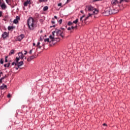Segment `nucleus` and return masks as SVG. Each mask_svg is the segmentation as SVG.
<instances>
[{"label":"nucleus","mask_w":130,"mask_h":130,"mask_svg":"<svg viewBox=\"0 0 130 130\" xmlns=\"http://www.w3.org/2000/svg\"><path fill=\"white\" fill-rule=\"evenodd\" d=\"M39 45H40V42H38V43H37V46L38 47H39Z\"/></svg>","instance_id":"obj_37"},{"label":"nucleus","mask_w":130,"mask_h":130,"mask_svg":"<svg viewBox=\"0 0 130 130\" xmlns=\"http://www.w3.org/2000/svg\"><path fill=\"white\" fill-rule=\"evenodd\" d=\"M51 23H52V24H55V22L53 21H52Z\"/></svg>","instance_id":"obj_45"},{"label":"nucleus","mask_w":130,"mask_h":130,"mask_svg":"<svg viewBox=\"0 0 130 130\" xmlns=\"http://www.w3.org/2000/svg\"><path fill=\"white\" fill-rule=\"evenodd\" d=\"M8 98H10L11 97V94L9 93L7 95Z\"/></svg>","instance_id":"obj_41"},{"label":"nucleus","mask_w":130,"mask_h":130,"mask_svg":"<svg viewBox=\"0 0 130 130\" xmlns=\"http://www.w3.org/2000/svg\"><path fill=\"white\" fill-rule=\"evenodd\" d=\"M59 35H60V37L62 38H64V31H61Z\"/></svg>","instance_id":"obj_16"},{"label":"nucleus","mask_w":130,"mask_h":130,"mask_svg":"<svg viewBox=\"0 0 130 130\" xmlns=\"http://www.w3.org/2000/svg\"><path fill=\"white\" fill-rule=\"evenodd\" d=\"M35 57L34 56V55L30 56L29 57L27 58V61H31L32 59H34Z\"/></svg>","instance_id":"obj_11"},{"label":"nucleus","mask_w":130,"mask_h":130,"mask_svg":"<svg viewBox=\"0 0 130 130\" xmlns=\"http://www.w3.org/2000/svg\"><path fill=\"white\" fill-rule=\"evenodd\" d=\"M118 11L114 9H110V15H112L113 14H116L118 13Z\"/></svg>","instance_id":"obj_4"},{"label":"nucleus","mask_w":130,"mask_h":130,"mask_svg":"<svg viewBox=\"0 0 130 130\" xmlns=\"http://www.w3.org/2000/svg\"><path fill=\"white\" fill-rule=\"evenodd\" d=\"M4 21H6L7 20V19H8V18H9V16L8 15H6L5 17H4Z\"/></svg>","instance_id":"obj_31"},{"label":"nucleus","mask_w":130,"mask_h":130,"mask_svg":"<svg viewBox=\"0 0 130 130\" xmlns=\"http://www.w3.org/2000/svg\"><path fill=\"white\" fill-rule=\"evenodd\" d=\"M9 32H7L6 31H5L2 35V38H3V39H6V38H9Z\"/></svg>","instance_id":"obj_3"},{"label":"nucleus","mask_w":130,"mask_h":130,"mask_svg":"<svg viewBox=\"0 0 130 130\" xmlns=\"http://www.w3.org/2000/svg\"><path fill=\"white\" fill-rule=\"evenodd\" d=\"M18 23H19V20H17L16 19L13 20L14 24H18Z\"/></svg>","instance_id":"obj_21"},{"label":"nucleus","mask_w":130,"mask_h":130,"mask_svg":"<svg viewBox=\"0 0 130 130\" xmlns=\"http://www.w3.org/2000/svg\"><path fill=\"white\" fill-rule=\"evenodd\" d=\"M42 32H43L42 30H41V31H40V33H42Z\"/></svg>","instance_id":"obj_57"},{"label":"nucleus","mask_w":130,"mask_h":130,"mask_svg":"<svg viewBox=\"0 0 130 130\" xmlns=\"http://www.w3.org/2000/svg\"><path fill=\"white\" fill-rule=\"evenodd\" d=\"M4 74V73H3V72H1V73H0V75H3Z\"/></svg>","instance_id":"obj_55"},{"label":"nucleus","mask_w":130,"mask_h":130,"mask_svg":"<svg viewBox=\"0 0 130 130\" xmlns=\"http://www.w3.org/2000/svg\"><path fill=\"white\" fill-rule=\"evenodd\" d=\"M56 41H59V38H56L55 39Z\"/></svg>","instance_id":"obj_48"},{"label":"nucleus","mask_w":130,"mask_h":130,"mask_svg":"<svg viewBox=\"0 0 130 130\" xmlns=\"http://www.w3.org/2000/svg\"><path fill=\"white\" fill-rule=\"evenodd\" d=\"M54 18L55 19H57V16H54Z\"/></svg>","instance_id":"obj_51"},{"label":"nucleus","mask_w":130,"mask_h":130,"mask_svg":"<svg viewBox=\"0 0 130 130\" xmlns=\"http://www.w3.org/2000/svg\"><path fill=\"white\" fill-rule=\"evenodd\" d=\"M54 33H55V30L52 32V35H54Z\"/></svg>","instance_id":"obj_50"},{"label":"nucleus","mask_w":130,"mask_h":130,"mask_svg":"<svg viewBox=\"0 0 130 130\" xmlns=\"http://www.w3.org/2000/svg\"><path fill=\"white\" fill-rule=\"evenodd\" d=\"M7 85H5V84H3L2 86H0V90H5V89H7Z\"/></svg>","instance_id":"obj_10"},{"label":"nucleus","mask_w":130,"mask_h":130,"mask_svg":"<svg viewBox=\"0 0 130 130\" xmlns=\"http://www.w3.org/2000/svg\"><path fill=\"white\" fill-rule=\"evenodd\" d=\"M18 65V63L16 62H13L12 63V66H17Z\"/></svg>","instance_id":"obj_26"},{"label":"nucleus","mask_w":130,"mask_h":130,"mask_svg":"<svg viewBox=\"0 0 130 130\" xmlns=\"http://www.w3.org/2000/svg\"><path fill=\"white\" fill-rule=\"evenodd\" d=\"M0 7H1L2 10H6L7 9V5H6V4L3 3L0 5Z\"/></svg>","instance_id":"obj_8"},{"label":"nucleus","mask_w":130,"mask_h":130,"mask_svg":"<svg viewBox=\"0 0 130 130\" xmlns=\"http://www.w3.org/2000/svg\"><path fill=\"white\" fill-rule=\"evenodd\" d=\"M70 2V0H67V3H69Z\"/></svg>","instance_id":"obj_62"},{"label":"nucleus","mask_w":130,"mask_h":130,"mask_svg":"<svg viewBox=\"0 0 130 130\" xmlns=\"http://www.w3.org/2000/svg\"><path fill=\"white\" fill-rule=\"evenodd\" d=\"M58 23H59V24H61V23H62V19H60L59 21H58Z\"/></svg>","instance_id":"obj_35"},{"label":"nucleus","mask_w":130,"mask_h":130,"mask_svg":"<svg viewBox=\"0 0 130 130\" xmlns=\"http://www.w3.org/2000/svg\"><path fill=\"white\" fill-rule=\"evenodd\" d=\"M0 63H1V64H3V63H4V60H3V59H1Z\"/></svg>","instance_id":"obj_34"},{"label":"nucleus","mask_w":130,"mask_h":130,"mask_svg":"<svg viewBox=\"0 0 130 130\" xmlns=\"http://www.w3.org/2000/svg\"><path fill=\"white\" fill-rule=\"evenodd\" d=\"M2 83H3V80H2V79H0V83L2 84Z\"/></svg>","instance_id":"obj_46"},{"label":"nucleus","mask_w":130,"mask_h":130,"mask_svg":"<svg viewBox=\"0 0 130 130\" xmlns=\"http://www.w3.org/2000/svg\"><path fill=\"white\" fill-rule=\"evenodd\" d=\"M78 22H79V19H76L75 20L73 21V24H77Z\"/></svg>","instance_id":"obj_20"},{"label":"nucleus","mask_w":130,"mask_h":130,"mask_svg":"<svg viewBox=\"0 0 130 130\" xmlns=\"http://www.w3.org/2000/svg\"><path fill=\"white\" fill-rule=\"evenodd\" d=\"M45 42H49V39L47 38L44 39Z\"/></svg>","instance_id":"obj_27"},{"label":"nucleus","mask_w":130,"mask_h":130,"mask_svg":"<svg viewBox=\"0 0 130 130\" xmlns=\"http://www.w3.org/2000/svg\"><path fill=\"white\" fill-rule=\"evenodd\" d=\"M15 54V51L14 50H11L9 54L10 56L12 55V54Z\"/></svg>","instance_id":"obj_18"},{"label":"nucleus","mask_w":130,"mask_h":130,"mask_svg":"<svg viewBox=\"0 0 130 130\" xmlns=\"http://www.w3.org/2000/svg\"><path fill=\"white\" fill-rule=\"evenodd\" d=\"M18 56L20 59H24V54L22 52H19L18 53Z\"/></svg>","instance_id":"obj_9"},{"label":"nucleus","mask_w":130,"mask_h":130,"mask_svg":"<svg viewBox=\"0 0 130 130\" xmlns=\"http://www.w3.org/2000/svg\"><path fill=\"white\" fill-rule=\"evenodd\" d=\"M61 29H62V30H63L64 28H61Z\"/></svg>","instance_id":"obj_64"},{"label":"nucleus","mask_w":130,"mask_h":130,"mask_svg":"<svg viewBox=\"0 0 130 130\" xmlns=\"http://www.w3.org/2000/svg\"><path fill=\"white\" fill-rule=\"evenodd\" d=\"M100 0H94V2H99Z\"/></svg>","instance_id":"obj_56"},{"label":"nucleus","mask_w":130,"mask_h":130,"mask_svg":"<svg viewBox=\"0 0 130 130\" xmlns=\"http://www.w3.org/2000/svg\"><path fill=\"white\" fill-rule=\"evenodd\" d=\"M1 79L3 80H5V79H6V78H5V77H3L1 78Z\"/></svg>","instance_id":"obj_47"},{"label":"nucleus","mask_w":130,"mask_h":130,"mask_svg":"<svg viewBox=\"0 0 130 130\" xmlns=\"http://www.w3.org/2000/svg\"><path fill=\"white\" fill-rule=\"evenodd\" d=\"M20 57H16V62L18 63V61H19V60H20Z\"/></svg>","instance_id":"obj_28"},{"label":"nucleus","mask_w":130,"mask_h":130,"mask_svg":"<svg viewBox=\"0 0 130 130\" xmlns=\"http://www.w3.org/2000/svg\"><path fill=\"white\" fill-rule=\"evenodd\" d=\"M3 15V11H0V17H2Z\"/></svg>","instance_id":"obj_40"},{"label":"nucleus","mask_w":130,"mask_h":130,"mask_svg":"<svg viewBox=\"0 0 130 130\" xmlns=\"http://www.w3.org/2000/svg\"><path fill=\"white\" fill-rule=\"evenodd\" d=\"M125 2H127V0H125Z\"/></svg>","instance_id":"obj_63"},{"label":"nucleus","mask_w":130,"mask_h":130,"mask_svg":"<svg viewBox=\"0 0 130 130\" xmlns=\"http://www.w3.org/2000/svg\"><path fill=\"white\" fill-rule=\"evenodd\" d=\"M23 38H24V35L21 34L17 37V40L18 41H21V40H22L23 39Z\"/></svg>","instance_id":"obj_7"},{"label":"nucleus","mask_w":130,"mask_h":130,"mask_svg":"<svg viewBox=\"0 0 130 130\" xmlns=\"http://www.w3.org/2000/svg\"><path fill=\"white\" fill-rule=\"evenodd\" d=\"M7 58H8V56H6L5 57V62H7L8 61Z\"/></svg>","instance_id":"obj_36"},{"label":"nucleus","mask_w":130,"mask_h":130,"mask_svg":"<svg viewBox=\"0 0 130 130\" xmlns=\"http://www.w3.org/2000/svg\"><path fill=\"white\" fill-rule=\"evenodd\" d=\"M24 59H27V57H25Z\"/></svg>","instance_id":"obj_61"},{"label":"nucleus","mask_w":130,"mask_h":130,"mask_svg":"<svg viewBox=\"0 0 130 130\" xmlns=\"http://www.w3.org/2000/svg\"><path fill=\"white\" fill-rule=\"evenodd\" d=\"M40 41H43V36H41L40 38Z\"/></svg>","instance_id":"obj_33"},{"label":"nucleus","mask_w":130,"mask_h":130,"mask_svg":"<svg viewBox=\"0 0 130 130\" xmlns=\"http://www.w3.org/2000/svg\"><path fill=\"white\" fill-rule=\"evenodd\" d=\"M71 27H69L68 28L67 30H68V31H70V30H71Z\"/></svg>","instance_id":"obj_49"},{"label":"nucleus","mask_w":130,"mask_h":130,"mask_svg":"<svg viewBox=\"0 0 130 130\" xmlns=\"http://www.w3.org/2000/svg\"><path fill=\"white\" fill-rule=\"evenodd\" d=\"M103 125L104 126H106V125H107L106 124H105V123H104L103 124Z\"/></svg>","instance_id":"obj_52"},{"label":"nucleus","mask_w":130,"mask_h":130,"mask_svg":"<svg viewBox=\"0 0 130 130\" xmlns=\"http://www.w3.org/2000/svg\"><path fill=\"white\" fill-rule=\"evenodd\" d=\"M23 52H24V55H26V54H27V51L24 50V51H23Z\"/></svg>","instance_id":"obj_39"},{"label":"nucleus","mask_w":130,"mask_h":130,"mask_svg":"<svg viewBox=\"0 0 130 130\" xmlns=\"http://www.w3.org/2000/svg\"><path fill=\"white\" fill-rule=\"evenodd\" d=\"M6 2L8 4L9 3V0H6Z\"/></svg>","instance_id":"obj_54"},{"label":"nucleus","mask_w":130,"mask_h":130,"mask_svg":"<svg viewBox=\"0 0 130 130\" xmlns=\"http://www.w3.org/2000/svg\"><path fill=\"white\" fill-rule=\"evenodd\" d=\"M109 15H110V10L105 11V16H108Z\"/></svg>","instance_id":"obj_14"},{"label":"nucleus","mask_w":130,"mask_h":130,"mask_svg":"<svg viewBox=\"0 0 130 130\" xmlns=\"http://www.w3.org/2000/svg\"><path fill=\"white\" fill-rule=\"evenodd\" d=\"M15 19L17 20V21H19V20H20V17L18 16H16Z\"/></svg>","instance_id":"obj_32"},{"label":"nucleus","mask_w":130,"mask_h":130,"mask_svg":"<svg viewBox=\"0 0 130 130\" xmlns=\"http://www.w3.org/2000/svg\"><path fill=\"white\" fill-rule=\"evenodd\" d=\"M83 12H84V11H83V10H81V11H80V12L82 13H83Z\"/></svg>","instance_id":"obj_59"},{"label":"nucleus","mask_w":130,"mask_h":130,"mask_svg":"<svg viewBox=\"0 0 130 130\" xmlns=\"http://www.w3.org/2000/svg\"><path fill=\"white\" fill-rule=\"evenodd\" d=\"M15 28H16L15 26H9L8 27V30L9 31H11V30H13V29H15Z\"/></svg>","instance_id":"obj_15"},{"label":"nucleus","mask_w":130,"mask_h":130,"mask_svg":"<svg viewBox=\"0 0 130 130\" xmlns=\"http://www.w3.org/2000/svg\"><path fill=\"white\" fill-rule=\"evenodd\" d=\"M123 1L124 0H120V3H121V2H123Z\"/></svg>","instance_id":"obj_60"},{"label":"nucleus","mask_w":130,"mask_h":130,"mask_svg":"<svg viewBox=\"0 0 130 130\" xmlns=\"http://www.w3.org/2000/svg\"><path fill=\"white\" fill-rule=\"evenodd\" d=\"M19 68L20 67H19V66H18L17 67H16L15 69H16V70H19Z\"/></svg>","instance_id":"obj_44"},{"label":"nucleus","mask_w":130,"mask_h":130,"mask_svg":"<svg viewBox=\"0 0 130 130\" xmlns=\"http://www.w3.org/2000/svg\"><path fill=\"white\" fill-rule=\"evenodd\" d=\"M86 11H88V12H92L93 11V14H98V11H97V9L96 8L94 9V7H93L91 5H89L86 7Z\"/></svg>","instance_id":"obj_2"},{"label":"nucleus","mask_w":130,"mask_h":130,"mask_svg":"<svg viewBox=\"0 0 130 130\" xmlns=\"http://www.w3.org/2000/svg\"><path fill=\"white\" fill-rule=\"evenodd\" d=\"M27 25L29 30H34L36 25H35V21L32 17H29L27 19Z\"/></svg>","instance_id":"obj_1"},{"label":"nucleus","mask_w":130,"mask_h":130,"mask_svg":"<svg viewBox=\"0 0 130 130\" xmlns=\"http://www.w3.org/2000/svg\"><path fill=\"white\" fill-rule=\"evenodd\" d=\"M55 32L56 33V35L57 36H58V35H59L60 34V33L61 32V30H60L59 29H56V30H55Z\"/></svg>","instance_id":"obj_12"},{"label":"nucleus","mask_w":130,"mask_h":130,"mask_svg":"<svg viewBox=\"0 0 130 130\" xmlns=\"http://www.w3.org/2000/svg\"><path fill=\"white\" fill-rule=\"evenodd\" d=\"M40 3H46L48 0H39Z\"/></svg>","instance_id":"obj_25"},{"label":"nucleus","mask_w":130,"mask_h":130,"mask_svg":"<svg viewBox=\"0 0 130 130\" xmlns=\"http://www.w3.org/2000/svg\"><path fill=\"white\" fill-rule=\"evenodd\" d=\"M28 5H31V0H26V1L23 3L24 7H27Z\"/></svg>","instance_id":"obj_5"},{"label":"nucleus","mask_w":130,"mask_h":130,"mask_svg":"<svg viewBox=\"0 0 130 130\" xmlns=\"http://www.w3.org/2000/svg\"><path fill=\"white\" fill-rule=\"evenodd\" d=\"M78 27V25H76L75 26H71V28L72 29H75V28H77Z\"/></svg>","instance_id":"obj_30"},{"label":"nucleus","mask_w":130,"mask_h":130,"mask_svg":"<svg viewBox=\"0 0 130 130\" xmlns=\"http://www.w3.org/2000/svg\"><path fill=\"white\" fill-rule=\"evenodd\" d=\"M61 3H59L58 4V7H61Z\"/></svg>","instance_id":"obj_42"},{"label":"nucleus","mask_w":130,"mask_h":130,"mask_svg":"<svg viewBox=\"0 0 130 130\" xmlns=\"http://www.w3.org/2000/svg\"><path fill=\"white\" fill-rule=\"evenodd\" d=\"M48 10V7H47V6H45L43 8V11H44V12L47 11Z\"/></svg>","instance_id":"obj_22"},{"label":"nucleus","mask_w":130,"mask_h":130,"mask_svg":"<svg viewBox=\"0 0 130 130\" xmlns=\"http://www.w3.org/2000/svg\"><path fill=\"white\" fill-rule=\"evenodd\" d=\"M52 27H53L54 28L55 27V25H53V26H50V28H52Z\"/></svg>","instance_id":"obj_43"},{"label":"nucleus","mask_w":130,"mask_h":130,"mask_svg":"<svg viewBox=\"0 0 130 130\" xmlns=\"http://www.w3.org/2000/svg\"><path fill=\"white\" fill-rule=\"evenodd\" d=\"M85 18V15H83L82 16L80 17V20L81 22H83V18Z\"/></svg>","instance_id":"obj_23"},{"label":"nucleus","mask_w":130,"mask_h":130,"mask_svg":"<svg viewBox=\"0 0 130 130\" xmlns=\"http://www.w3.org/2000/svg\"><path fill=\"white\" fill-rule=\"evenodd\" d=\"M7 68H9V67H10V63H8L7 64H4V67L5 68H7Z\"/></svg>","instance_id":"obj_24"},{"label":"nucleus","mask_w":130,"mask_h":130,"mask_svg":"<svg viewBox=\"0 0 130 130\" xmlns=\"http://www.w3.org/2000/svg\"><path fill=\"white\" fill-rule=\"evenodd\" d=\"M92 16H93V14L89 13L88 16L86 17H85V21H87V20H88L89 17H92Z\"/></svg>","instance_id":"obj_17"},{"label":"nucleus","mask_w":130,"mask_h":130,"mask_svg":"<svg viewBox=\"0 0 130 130\" xmlns=\"http://www.w3.org/2000/svg\"><path fill=\"white\" fill-rule=\"evenodd\" d=\"M72 24H73L72 21H69L68 23V26H71V25H72Z\"/></svg>","instance_id":"obj_29"},{"label":"nucleus","mask_w":130,"mask_h":130,"mask_svg":"<svg viewBox=\"0 0 130 130\" xmlns=\"http://www.w3.org/2000/svg\"><path fill=\"white\" fill-rule=\"evenodd\" d=\"M49 38H50V39H51V41H55V39L54 38V37H53L51 35L49 36Z\"/></svg>","instance_id":"obj_19"},{"label":"nucleus","mask_w":130,"mask_h":130,"mask_svg":"<svg viewBox=\"0 0 130 130\" xmlns=\"http://www.w3.org/2000/svg\"><path fill=\"white\" fill-rule=\"evenodd\" d=\"M111 4L112 6H116V5H118V1L117 0H112Z\"/></svg>","instance_id":"obj_6"},{"label":"nucleus","mask_w":130,"mask_h":130,"mask_svg":"<svg viewBox=\"0 0 130 130\" xmlns=\"http://www.w3.org/2000/svg\"><path fill=\"white\" fill-rule=\"evenodd\" d=\"M5 77V78L6 79V78H7V75H5V76H4Z\"/></svg>","instance_id":"obj_53"},{"label":"nucleus","mask_w":130,"mask_h":130,"mask_svg":"<svg viewBox=\"0 0 130 130\" xmlns=\"http://www.w3.org/2000/svg\"><path fill=\"white\" fill-rule=\"evenodd\" d=\"M35 45H36L35 43H33V46H35Z\"/></svg>","instance_id":"obj_58"},{"label":"nucleus","mask_w":130,"mask_h":130,"mask_svg":"<svg viewBox=\"0 0 130 130\" xmlns=\"http://www.w3.org/2000/svg\"><path fill=\"white\" fill-rule=\"evenodd\" d=\"M23 64H24L23 61L19 62L18 63L17 62V67H18V68H20V67L23 66Z\"/></svg>","instance_id":"obj_13"},{"label":"nucleus","mask_w":130,"mask_h":130,"mask_svg":"<svg viewBox=\"0 0 130 130\" xmlns=\"http://www.w3.org/2000/svg\"><path fill=\"white\" fill-rule=\"evenodd\" d=\"M32 51H33L32 49L30 50V51H29V54H32Z\"/></svg>","instance_id":"obj_38"}]
</instances>
